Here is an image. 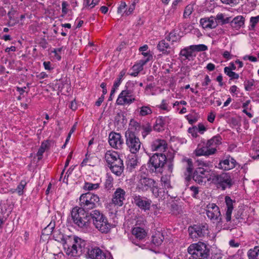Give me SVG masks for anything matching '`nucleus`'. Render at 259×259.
Here are the masks:
<instances>
[{"label":"nucleus","mask_w":259,"mask_h":259,"mask_svg":"<svg viewBox=\"0 0 259 259\" xmlns=\"http://www.w3.org/2000/svg\"><path fill=\"white\" fill-rule=\"evenodd\" d=\"M207 217L213 223L217 222L221 224L224 223L220 208L214 203H209L206 207Z\"/></svg>","instance_id":"nucleus-13"},{"label":"nucleus","mask_w":259,"mask_h":259,"mask_svg":"<svg viewBox=\"0 0 259 259\" xmlns=\"http://www.w3.org/2000/svg\"><path fill=\"white\" fill-rule=\"evenodd\" d=\"M99 2V0H84V5L93 8L97 5Z\"/></svg>","instance_id":"nucleus-48"},{"label":"nucleus","mask_w":259,"mask_h":259,"mask_svg":"<svg viewBox=\"0 0 259 259\" xmlns=\"http://www.w3.org/2000/svg\"><path fill=\"white\" fill-rule=\"evenodd\" d=\"M216 21L218 23H221L222 24H225L230 23L231 17H225V15L222 13H219L217 15L215 18Z\"/></svg>","instance_id":"nucleus-31"},{"label":"nucleus","mask_w":259,"mask_h":259,"mask_svg":"<svg viewBox=\"0 0 259 259\" xmlns=\"http://www.w3.org/2000/svg\"><path fill=\"white\" fill-rule=\"evenodd\" d=\"M100 187L99 183L93 184L90 182H85L83 189L86 191H93L99 189Z\"/></svg>","instance_id":"nucleus-33"},{"label":"nucleus","mask_w":259,"mask_h":259,"mask_svg":"<svg viewBox=\"0 0 259 259\" xmlns=\"http://www.w3.org/2000/svg\"><path fill=\"white\" fill-rule=\"evenodd\" d=\"M236 68V67L234 63L233 62H231L229 63V66L225 67L224 72L226 73L229 72V71H232V70H235Z\"/></svg>","instance_id":"nucleus-50"},{"label":"nucleus","mask_w":259,"mask_h":259,"mask_svg":"<svg viewBox=\"0 0 259 259\" xmlns=\"http://www.w3.org/2000/svg\"><path fill=\"white\" fill-rule=\"evenodd\" d=\"M166 39L168 41L175 42L179 41L180 38L177 35L175 32H171L169 34V35L166 37Z\"/></svg>","instance_id":"nucleus-43"},{"label":"nucleus","mask_w":259,"mask_h":259,"mask_svg":"<svg viewBox=\"0 0 259 259\" xmlns=\"http://www.w3.org/2000/svg\"><path fill=\"white\" fill-rule=\"evenodd\" d=\"M47 147V144L46 143H42L40 147L39 148L37 155L38 156V159L39 160L41 159V156H42L43 153H44L46 148Z\"/></svg>","instance_id":"nucleus-44"},{"label":"nucleus","mask_w":259,"mask_h":259,"mask_svg":"<svg viewBox=\"0 0 259 259\" xmlns=\"http://www.w3.org/2000/svg\"><path fill=\"white\" fill-rule=\"evenodd\" d=\"M182 57H185V59L191 60L195 57V54L192 49L191 46L182 49L180 53Z\"/></svg>","instance_id":"nucleus-25"},{"label":"nucleus","mask_w":259,"mask_h":259,"mask_svg":"<svg viewBox=\"0 0 259 259\" xmlns=\"http://www.w3.org/2000/svg\"><path fill=\"white\" fill-rule=\"evenodd\" d=\"M200 23L204 29H212L218 26L217 22L214 17L201 18Z\"/></svg>","instance_id":"nucleus-21"},{"label":"nucleus","mask_w":259,"mask_h":259,"mask_svg":"<svg viewBox=\"0 0 259 259\" xmlns=\"http://www.w3.org/2000/svg\"><path fill=\"white\" fill-rule=\"evenodd\" d=\"M134 84L133 82H128L126 84V89L119 94L116 100V104L118 105H130L135 101H138L135 95Z\"/></svg>","instance_id":"nucleus-6"},{"label":"nucleus","mask_w":259,"mask_h":259,"mask_svg":"<svg viewBox=\"0 0 259 259\" xmlns=\"http://www.w3.org/2000/svg\"><path fill=\"white\" fill-rule=\"evenodd\" d=\"M169 48L168 44L165 42V40H161L157 45L158 49L163 53H168L167 49Z\"/></svg>","instance_id":"nucleus-35"},{"label":"nucleus","mask_w":259,"mask_h":259,"mask_svg":"<svg viewBox=\"0 0 259 259\" xmlns=\"http://www.w3.org/2000/svg\"><path fill=\"white\" fill-rule=\"evenodd\" d=\"M189 259H205L209 254V249L206 244L199 242L191 244L188 248Z\"/></svg>","instance_id":"nucleus-4"},{"label":"nucleus","mask_w":259,"mask_h":259,"mask_svg":"<svg viewBox=\"0 0 259 259\" xmlns=\"http://www.w3.org/2000/svg\"><path fill=\"white\" fill-rule=\"evenodd\" d=\"M38 45L43 49H46L48 47V44L47 41V40L44 37L40 38L39 41L38 42Z\"/></svg>","instance_id":"nucleus-54"},{"label":"nucleus","mask_w":259,"mask_h":259,"mask_svg":"<svg viewBox=\"0 0 259 259\" xmlns=\"http://www.w3.org/2000/svg\"><path fill=\"white\" fill-rule=\"evenodd\" d=\"M155 181L144 175L138 177L136 188L142 192H146L155 184Z\"/></svg>","instance_id":"nucleus-15"},{"label":"nucleus","mask_w":259,"mask_h":259,"mask_svg":"<svg viewBox=\"0 0 259 259\" xmlns=\"http://www.w3.org/2000/svg\"><path fill=\"white\" fill-rule=\"evenodd\" d=\"M69 107L72 110H75L77 108V105L75 100L72 101L69 105Z\"/></svg>","instance_id":"nucleus-60"},{"label":"nucleus","mask_w":259,"mask_h":259,"mask_svg":"<svg viewBox=\"0 0 259 259\" xmlns=\"http://www.w3.org/2000/svg\"><path fill=\"white\" fill-rule=\"evenodd\" d=\"M206 130V127L202 123H199L198 125L197 131L200 134H203L204 132Z\"/></svg>","instance_id":"nucleus-61"},{"label":"nucleus","mask_w":259,"mask_h":259,"mask_svg":"<svg viewBox=\"0 0 259 259\" xmlns=\"http://www.w3.org/2000/svg\"><path fill=\"white\" fill-rule=\"evenodd\" d=\"M68 6V4L67 2L63 1L62 3V12L64 15H65L67 13V7Z\"/></svg>","instance_id":"nucleus-58"},{"label":"nucleus","mask_w":259,"mask_h":259,"mask_svg":"<svg viewBox=\"0 0 259 259\" xmlns=\"http://www.w3.org/2000/svg\"><path fill=\"white\" fill-rule=\"evenodd\" d=\"M212 182L219 188L224 190L227 188H230L233 183L229 173L223 172L220 175L213 174L211 178Z\"/></svg>","instance_id":"nucleus-10"},{"label":"nucleus","mask_w":259,"mask_h":259,"mask_svg":"<svg viewBox=\"0 0 259 259\" xmlns=\"http://www.w3.org/2000/svg\"><path fill=\"white\" fill-rule=\"evenodd\" d=\"M149 190H151L153 195L155 197H158L160 196V194L161 193V192L160 191V189L158 188V184L156 181L155 182V184L153 185V186L151 187L149 189Z\"/></svg>","instance_id":"nucleus-37"},{"label":"nucleus","mask_w":259,"mask_h":259,"mask_svg":"<svg viewBox=\"0 0 259 259\" xmlns=\"http://www.w3.org/2000/svg\"><path fill=\"white\" fill-rule=\"evenodd\" d=\"M223 56L224 58L229 60L232 58L233 56L230 54L229 51H226L223 53Z\"/></svg>","instance_id":"nucleus-63"},{"label":"nucleus","mask_w":259,"mask_h":259,"mask_svg":"<svg viewBox=\"0 0 259 259\" xmlns=\"http://www.w3.org/2000/svg\"><path fill=\"white\" fill-rule=\"evenodd\" d=\"M190 189L192 192V196L193 197L196 198L197 195L199 192L198 188L195 186H192L190 188Z\"/></svg>","instance_id":"nucleus-55"},{"label":"nucleus","mask_w":259,"mask_h":259,"mask_svg":"<svg viewBox=\"0 0 259 259\" xmlns=\"http://www.w3.org/2000/svg\"><path fill=\"white\" fill-rule=\"evenodd\" d=\"M148 62V59H141L140 60L139 63L135 65L133 67V69L135 71L139 73L140 71L143 70V67Z\"/></svg>","instance_id":"nucleus-34"},{"label":"nucleus","mask_w":259,"mask_h":259,"mask_svg":"<svg viewBox=\"0 0 259 259\" xmlns=\"http://www.w3.org/2000/svg\"><path fill=\"white\" fill-rule=\"evenodd\" d=\"M54 86L55 89L61 92L64 86V83L61 80H56V83L54 84Z\"/></svg>","instance_id":"nucleus-49"},{"label":"nucleus","mask_w":259,"mask_h":259,"mask_svg":"<svg viewBox=\"0 0 259 259\" xmlns=\"http://www.w3.org/2000/svg\"><path fill=\"white\" fill-rule=\"evenodd\" d=\"M164 121L162 117H159L155 121L153 126V129L157 132H160L164 130Z\"/></svg>","instance_id":"nucleus-29"},{"label":"nucleus","mask_w":259,"mask_h":259,"mask_svg":"<svg viewBox=\"0 0 259 259\" xmlns=\"http://www.w3.org/2000/svg\"><path fill=\"white\" fill-rule=\"evenodd\" d=\"M89 216L90 220H92L94 225L96 222L101 220L105 217L102 213L96 209L92 210L89 212Z\"/></svg>","instance_id":"nucleus-27"},{"label":"nucleus","mask_w":259,"mask_h":259,"mask_svg":"<svg viewBox=\"0 0 259 259\" xmlns=\"http://www.w3.org/2000/svg\"><path fill=\"white\" fill-rule=\"evenodd\" d=\"M87 250V255L91 259L106 258L105 253L98 247L89 246Z\"/></svg>","instance_id":"nucleus-18"},{"label":"nucleus","mask_w":259,"mask_h":259,"mask_svg":"<svg viewBox=\"0 0 259 259\" xmlns=\"http://www.w3.org/2000/svg\"><path fill=\"white\" fill-rule=\"evenodd\" d=\"M72 219L75 224L80 228H87L90 224L89 212H86L77 207H74L71 212Z\"/></svg>","instance_id":"nucleus-7"},{"label":"nucleus","mask_w":259,"mask_h":259,"mask_svg":"<svg viewBox=\"0 0 259 259\" xmlns=\"http://www.w3.org/2000/svg\"><path fill=\"white\" fill-rule=\"evenodd\" d=\"M94 225L96 229L103 233H108L111 228V224L109 223L105 216L101 220L96 222Z\"/></svg>","instance_id":"nucleus-20"},{"label":"nucleus","mask_w":259,"mask_h":259,"mask_svg":"<svg viewBox=\"0 0 259 259\" xmlns=\"http://www.w3.org/2000/svg\"><path fill=\"white\" fill-rule=\"evenodd\" d=\"M227 209L224 215V219L226 222H230V225L231 227L237 225L240 221V215L238 213L235 215V219L231 220V216L233 209L234 208L233 204L235 203V200H232L230 197L226 196L225 198Z\"/></svg>","instance_id":"nucleus-11"},{"label":"nucleus","mask_w":259,"mask_h":259,"mask_svg":"<svg viewBox=\"0 0 259 259\" xmlns=\"http://www.w3.org/2000/svg\"><path fill=\"white\" fill-rule=\"evenodd\" d=\"M163 239L164 236L160 233H156L152 237V242L157 246L160 245L162 243Z\"/></svg>","instance_id":"nucleus-32"},{"label":"nucleus","mask_w":259,"mask_h":259,"mask_svg":"<svg viewBox=\"0 0 259 259\" xmlns=\"http://www.w3.org/2000/svg\"><path fill=\"white\" fill-rule=\"evenodd\" d=\"M211 80L210 79L208 75H206L204 78V81L202 82V85L203 87H206L210 82Z\"/></svg>","instance_id":"nucleus-62"},{"label":"nucleus","mask_w":259,"mask_h":259,"mask_svg":"<svg viewBox=\"0 0 259 259\" xmlns=\"http://www.w3.org/2000/svg\"><path fill=\"white\" fill-rule=\"evenodd\" d=\"M259 22V15L256 17H251L250 18L251 29H253L256 24Z\"/></svg>","instance_id":"nucleus-46"},{"label":"nucleus","mask_w":259,"mask_h":259,"mask_svg":"<svg viewBox=\"0 0 259 259\" xmlns=\"http://www.w3.org/2000/svg\"><path fill=\"white\" fill-rule=\"evenodd\" d=\"M248 259H259V246H255L247 252Z\"/></svg>","instance_id":"nucleus-30"},{"label":"nucleus","mask_w":259,"mask_h":259,"mask_svg":"<svg viewBox=\"0 0 259 259\" xmlns=\"http://www.w3.org/2000/svg\"><path fill=\"white\" fill-rule=\"evenodd\" d=\"M104 95H102L98 99V100L95 103V105L97 106H100L101 105V104H102V103L104 101Z\"/></svg>","instance_id":"nucleus-64"},{"label":"nucleus","mask_w":259,"mask_h":259,"mask_svg":"<svg viewBox=\"0 0 259 259\" xmlns=\"http://www.w3.org/2000/svg\"><path fill=\"white\" fill-rule=\"evenodd\" d=\"M111 171L117 176H120L124 169L122 160H117L115 163L108 166Z\"/></svg>","instance_id":"nucleus-23"},{"label":"nucleus","mask_w":259,"mask_h":259,"mask_svg":"<svg viewBox=\"0 0 259 259\" xmlns=\"http://www.w3.org/2000/svg\"><path fill=\"white\" fill-rule=\"evenodd\" d=\"M197 128L196 127H193L192 128H189L188 130V132L191 134L193 137L196 138L197 137Z\"/></svg>","instance_id":"nucleus-56"},{"label":"nucleus","mask_w":259,"mask_h":259,"mask_svg":"<svg viewBox=\"0 0 259 259\" xmlns=\"http://www.w3.org/2000/svg\"><path fill=\"white\" fill-rule=\"evenodd\" d=\"M232 27L236 29L240 28L244 24V18L242 16H237L230 22Z\"/></svg>","instance_id":"nucleus-26"},{"label":"nucleus","mask_w":259,"mask_h":259,"mask_svg":"<svg viewBox=\"0 0 259 259\" xmlns=\"http://www.w3.org/2000/svg\"><path fill=\"white\" fill-rule=\"evenodd\" d=\"M167 159L165 154L162 153L154 154L149 161V167L152 172H161V169L166 163Z\"/></svg>","instance_id":"nucleus-9"},{"label":"nucleus","mask_w":259,"mask_h":259,"mask_svg":"<svg viewBox=\"0 0 259 259\" xmlns=\"http://www.w3.org/2000/svg\"><path fill=\"white\" fill-rule=\"evenodd\" d=\"M193 11V6L189 5L185 9L183 17L184 18H188L192 13Z\"/></svg>","instance_id":"nucleus-45"},{"label":"nucleus","mask_w":259,"mask_h":259,"mask_svg":"<svg viewBox=\"0 0 259 259\" xmlns=\"http://www.w3.org/2000/svg\"><path fill=\"white\" fill-rule=\"evenodd\" d=\"M137 159L136 158H132L128 160L127 165L134 168L137 165Z\"/></svg>","instance_id":"nucleus-53"},{"label":"nucleus","mask_w":259,"mask_h":259,"mask_svg":"<svg viewBox=\"0 0 259 259\" xmlns=\"http://www.w3.org/2000/svg\"><path fill=\"white\" fill-rule=\"evenodd\" d=\"M152 110L148 106H143L140 108V115L143 116L150 114Z\"/></svg>","instance_id":"nucleus-41"},{"label":"nucleus","mask_w":259,"mask_h":259,"mask_svg":"<svg viewBox=\"0 0 259 259\" xmlns=\"http://www.w3.org/2000/svg\"><path fill=\"white\" fill-rule=\"evenodd\" d=\"M167 148V144L165 140L156 139L152 142L151 144V149L152 151L164 152Z\"/></svg>","instance_id":"nucleus-22"},{"label":"nucleus","mask_w":259,"mask_h":259,"mask_svg":"<svg viewBox=\"0 0 259 259\" xmlns=\"http://www.w3.org/2000/svg\"><path fill=\"white\" fill-rule=\"evenodd\" d=\"M125 144L131 153H137L141 147L142 143L135 133L130 130H127L125 133Z\"/></svg>","instance_id":"nucleus-8"},{"label":"nucleus","mask_w":259,"mask_h":259,"mask_svg":"<svg viewBox=\"0 0 259 259\" xmlns=\"http://www.w3.org/2000/svg\"><path fill=\"white\" fill-rule=\"evenodd\" d=\"M125 200V192L120 188H118L114 192L112 202L115 205L121 206L123 204V201Z\"/></svg>","instance_id":"nucleus-19"},{"label":"nucleus","mask_w":259,"mask_h":259,"mask_svg":"<svg viewBox=\"0 0 259 259\" xmlns=\"http://www.w3.org/2000/svg\"><path fill=\"white\" fill-rule=\"evenodd\" d=\"M135 6H133L131 5L128 8V10L124 11V13H123V14L122 15H123V14H125L126 16H128V15L131 14L133 13V12L134 11V10H135Z\"/></svg>","instance_id":"nucleus-59"},{"label":"nucleus","mask_w":259,"mask_h":259,"mask_svg":"<svg viewBox=\"0 0 259 259\" xmlns=\"http://www.w3.org/2000/svg\"><path fill=\"white\" fill-rule=\"evenodd\" d=\"M109 145L113 148L120 149L122 148L123 140L119 133L111 132L109 135Z\"/></svg>","instance_id":"nucleus-16"},{"label":"nucleus","mask_w":259,"mask_h":259,"mask_svg":"<svg viewBox=\"0 0 259 259\" xmlns=\"http://www.w3.org/2000/svg\"><path fill=\"white\" fill-rule=\"evenodd\" d=\"M225 74L230 78L231 80L238 79L239 77V74L233 71H229Z\"/></svg>","instance_id":"nucleus-51"},{"label":"nucleus","mask_w":259,"mask_h":259,"mask_svg":"<svg viewBox=\"0 0 259 259\" xmlns=\"http://www.w3.org/2000/svg\"><path fill=\"white\" fill-rule=\"evenodd\" d=\"M222 3L229 5H235L239 3V0H221Z\"/></svg>","instance_id":"nucleus-52"},{"label":"nucleus","mask_w":259,"mask_h":259,"mask_svg":"<svg viewBox=\"0 0 259 259\" xmlns=\"http://www.w3.org/2000/svg\"><path fill=\"white\" fill-rule=\"evenodd\" d=\"M191 47L192 48V49L194 51H197V52H201V51H206L208 48L207 47L203 44L200 45H191Z\"/></svg>","instance_id":"nucleus-40"},{"label":"nucleus","mask_w":259,"mask_h":259,"mask_svg":"<svg viewBox=\"0 0 259 259\" xmlns=\"http://www.w3.org/2000/svg\"><path fill=\"white\" fill-rule=\"evenodd\" d=\"M188 232L190 237L193 240H196L208 234V226L207 224L194 225L188 228Z\"/></svg>","instance_id":"nucleus-12"},{"label":"nucleus","mask_w":259,"mask_h":259,"mask_svg":"<svg viewBox=\"0 0 259 259\" xmlns=\"http://www.w3.org/2000/svg\"><path fill=\"white\" fill-rule=\"evenodd\" d=\"M221 137L217 135L207 140L206 142H203L199 144L194 151L195 155L208 157L214 154L217 151V146L221 144Z\"/></svg>","instance_id":"nucleus-3"},{"label":"nucleus","mask_w":259,"mask_h":259,"mask_svg":"<svg viewBox=\"0 0 259 259\" xmlns=\"http://www.w3.org/2000/svg\"><path fill=\"white\" fill-rule=\"evenodd\" d=\"M125 72L126 71L125 70H122L120 72L118 77L116 79V80L115 81L113 84V87L116 88H118V87L121 84L123 76L125 74Z\"/></svg>","instance_id":"nucleus-36"},{"label":"nucleus","mask_w":259,"mask_h":259,"mask_svg":"<svg viewBox=\"0 0 259 259\" xmlns=\"http://www.w3.org/2000/svg\"><path fill=\"white\" fill-rule=\"evenodd\" d=\"M126 5L124 2H121L119 6L117 9V13L118 14H121L123 12V11L126 8Z\"/></svg>","instance_id":"nucleus-57"},{"label":"nucleus","mask_w":259,"mask_h":259,"mask_svg":"<svg viewBox=\"0 0 259 259\" xmlns=\"http://www.w3.org/2000/svg\"><path fill=\"white\" fill-rule=\"evenodd\" d=\"M100 201L99 197L91 192L82 194L79 197V204L80 207H78L86 212L95 208Z\"/></svg>","instance_id":"nucleus-5"},{"label":"nucleus","mask_w":259,"mask_h":259,"mask_svg":"<svg viewBox=\"0 0 259 259\" xmlns=\"http://www.w3.org/2000/svg\"><path fill=\"white\" fill-rule=\"evenodd\" d=\"M141 128L142 130V136L143 138H145L152 131V127L149 124L143 125Z\"/></svg>","instance_id":"nucleus-38"},{"label":"nucleus","mask_w":259,"mask_h":259,"mask_svg":"<svg viewBox=\"0 0 259 259\" xmlns=\"http://www.w3.org/2000/svg\"><path fill=\"white\" fill-rule=\"evenodd\" d=\"M237 164L236 160L232 157L228 155L225 159L220 160L218 167L224 170H229L234 168Z\"/></svg>","instance_id":"nucleus-17"},{"label":"nucleus","mask_w":259,"mask_h":259,"mask_svg":"<svg viewBox=\"0 0 259 259\" xmlns=\"http://www.w3.org/2000/svg\"><path fill=\"white\" fill-rule=\"evenodd\" d=\"M60 241L63 245L66 254L71 256H78L85 251V242L75 236L61 235Z\"/></svg>","instance_id":"nucleus-2"},{"label":"nucleus","mask_w":259,"mask_h":259,"mask_svg":"<svg viewBox=\"0 0 259 259\" xmlns=\"http://www.w3.org/2000/svg\"><path fill=\"white\" fill-rule=\"evenodd\" d=\"M132 199V203L141 210L145 211L150 210L152 203L150 199L137 194H134Z\"/></svg>","instance_id":"nucleus-14"},{"label":"nucleus","mask_w":259,"mask_h":259,"mask_svg":"<svg viewBox=\"0 0 259 259\" xmlns=\"http://www.w3.org/2000/svg\"><path fill=\"white\" fill-rule=\"evenodd\" d=\"M26 184L27 182L25 180H22L19 185L17 186L16 191L19 195L23 194V189H24Z\"/></svg>","instance_id":"nucleus-42"},{"label":"nucleus","mask_w":259,"mask_h":259,"mask_svg":"<svg viewBox=\"0 0 259 259\" xmlns=\"http://www.w3.org/2000/svg\"><path fill=\"white\" fill-rule=\"evenodd\" d=\"M198 165L199 167L196 168L192 175L193 179L199 184H205L207 181L211 180L212 176L210 175V171L208 169H205L200 166L207 167L208 163L204 162H199ZM182 162L185 166H186V170L184 172L185 179L187 181H189L192 178L193 171V163L191 159L184 158Z\"/></svg>","instance_id":"nucleus-1"},{"label":"nucleus","mask_w":259,"mask_h":259,"mask_svg":"<svg viewBox=\"0 0 259 259\" xmlns=\"http://www.w3.org/2000/svg\"><path fill=\"white\" fill-rule=\"evenodd\" d=\"M105 159L108 166L115 163L117 160H122L118 153L114 151H107L105 154Z\"/></svg>","instance_id":"nucleus-24"},{"label":"nucleus","mask_w":259,"mask_h":259,"mask_svg":"<svg viewBox=\"0 0 259 259\" xmlns=\"http://www.w3.org/2000/svg\"><path fill=\"white\" fill-rule=\"evenodd\" d=\"M113 182V178L108 174H107L106 180L105 183V187L108 189L110 188L112 186Z\"/></svg>","instance_id":"nucleus-47"},{"label":"nucleus","mask_w":259,"mask_h":259,"mask_svg":"<svg viewBox=\"0 0 259 259\" xmlns=\"http://www.w3.org/2000/svg\"><path fill=\"white\" fill-rule=\"evenodd\" d=\"M245 90L247 91H250L253 90V87L254 86V81L253 79L247 80L244 82Z\"/></svg>","instance_id":"nucleus-39"},{"label":"nucleus","mask_w":259,"mask_h":259,"mask_svg":"<svg viewBox=\"0 0 259 259\" xmlns=\"http://www.w3.org/2000/svg\"><path fill=\"white\" fill-rule=\"evenodd\" d=\"M132 234L137 238L141 240L146 236V232L143 228L135 227L132 230Z\"/></svg>","instance_id":"nucleus-28"}]
</instances>
